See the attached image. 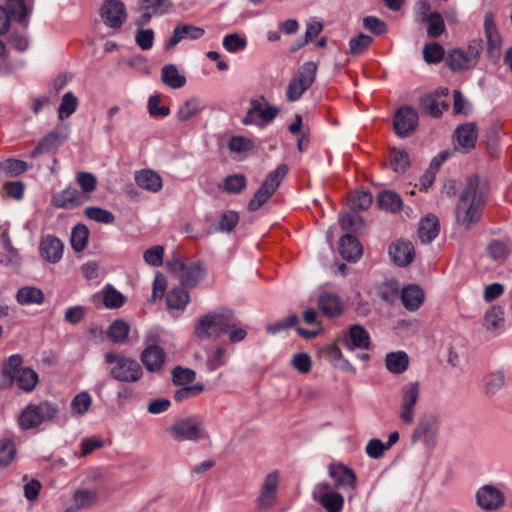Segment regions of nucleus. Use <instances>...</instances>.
Masks as SVG:
<instances>
[{
  "label": "nucleus",
  "instance_id": "58836bf2",
  "mask_svg": "<svg viewBox=\"0 0 512 512\" xmlns=\"http://www.w3.org/2000/svg\"><path fill=\"white\" fill-rule=\"evenodd\" d=\"M129 332V324L124 320L118 319L109 326L107 337L114 344H124L128 341Z\"/></svg>",
  "mask_w": 512,
  "mask_h": 512
},
{
  "label": "nucleus",
  "instance_id": "6e6552de",
  "mask_svg": "<svg viewBox=\"0 0 512 512\" xmlns=\"http://www.w3.org/2000/svg\"><path fill=\"white\" fill-rule=\"evenodd\" d=\"M316 74L317 64L315 62L307 61L303 63L288 84L287 99L291 102L299 100L314 83Z\"/></svg>",
  "mask_w": 512,
  "mask_h": 512
},
{
  "label": "nucleus",
  "instance_id": "79ce46f5",
  "mask_svg": "<svg viewBox=\"0 0 512 512\" xmlns=\"http://www.w3.org/2000/svg\"><path fill=\"white\" fill-rule=\"evenodd\" d=\"M446 63L452 71H461L475 66L463 49L452 50L447 56Z\"/></svg>",
  "mask_w": 512,
  "mask_h": 512
},
{
  "label": "nucleus",
  "instance_id": "69168bd1",
  "mask_svg": "<svg viewBox=\"0 0 512 512\" xmlns=\"http://www.w3.org/2000/svg\"><path fill=\"white\" fill-rule=\"evenodd\" d=\"M16 455V448L12 440L4 439L0 441V466L9 465Z\"/></svg>",
  "mask_w": 512,
  "mask_h": 512
},
{
  "label": "nucleus",
  "instance_id": "a211bd4d",
  "mask_svg": "<svg viewBox=\"0 0 512 512\" xmlns=\"http://www.w3.org/2000/svg\"><path fill=\"white\" fill-rule=\"evenodd\" d=\"M477 504L484 510H495L503 506L504 494L493 485H485L476 493Z\"/></svg>",
  "mask_w": 512,
  "mask_h": 512
},
{
  "label": "nucleus",
  "instance_id": "39448f33",
  "mask_svg": "<svg viewBox=\"0 0 512 512\" xmlns=\"http://www.w3.org/2000/svg\"><path fill=\"white\" fill-rule=\"evenodd\" d=\"M288 170L289 168L286 164H280L275 170L267 174L263 183L248 203V209L250 211H257L272 197L287 175Z\"/></svg>",
  "mask_w": 512,
  "mask_h": 512
},
{
  "label": "nucleus",
  "instance_id": "a878e982",
  "mask_svg": "<svg viewBox=\"0 0 512 512\" xmlns=\"http://www.w3.org/2000/svg\"><path fill=\"white\" fill-rule=\"evenodd\" d=\"M455 138L458 146L465 152L475 147L477 140V127L475 123L462 124L455 130Z\"/></svg>",
  "mask_w": 512,
  "mask_h": 512
},
{
  "label": "nucleus",
  "instance_id": "72a5a7b5",
  "mask_svg": "<svg viewBox=\"0 0 512 512\" xmlns=\"http://www.w3.org/2000/svg\"><path fill=\"white\" fill-rule=\"evenodd\" d=\"M385 365L389 372L402 374L409 367V356L405 351L387 353L385 356Z\"/></svg>",
  "mask_w": 512,
  "mask_h": 512
},
{
  "label": "nucleus",
  "instance_id": "8fccbe9b",
  "mask_svg": "<svg viewBox=\"0 0 512 512\" xmlns=\"http://www.w3.org/2000/svg\"><path fill=\"white\" fill-rule=\"evenodd\" d=\"M246 186L247 180L243 174H233L224 178L222 189L229 194H239Z\"/></svg>",
  "mask_w": 512,
  "mask_h": 512
},
{
  "label": "nucleus",
  "instance_id": "7ed1b4c3",
  "mask_svg": "<svg viewBox=\"0 0 512 512\" xmlns=\"http://www.w3.org/2000/svg\"><path fill=\"white\" fill-rule=\"evenodd\" d=\"M58 413L57 404L50 401L30 403L20 413L18 424L22 430L35 429L44 423L53 421Z\"/></svg>",
  "mask_w": 512,
  "mask_h": 512
},
{
  "label": "nucleus",
  "instance_id": "c756f323",
  "mask_svg": "<svg viewBox=\"0 0 512 512\" xmlns=\"http://www.w3.org/2000/svg\"><path fill=\"white\" fill-rule=\"evenodd\" d=\"M205 270L200 262L186 263L183 273L180 275V283L189 288H193L203 280Z\"/></svg>",
  "mask_w": 512,
  "mask_h": 512
},
{
  "label": "nucleus",
  "instance_id": "ea45409f",
  "mask_svg": "<svg viewBox=\"0 0 512 512\" xmlns=\"http://www.w3.org/2000/svg\"><path fill=\"white\" fill-rule=\"evenodd\" d=\"M4 9L10 20H14L27 27L28 11L24 0H7Z\"/></svg>",
  "mask_w": 512,
  "mask_h": 512
},
{
  "label": "nucleus",
  "instance_id": "37998d69",
  "mask_svg": "<svg viewBox=\"0 0 512 512\" xmlns=\"http://www.w3.org/2000/svg\"><path fill=\"white\" fill-rule=\"evenodd\" d=\"M378 203L382 210L396 213L403 207L401 197L393 191H383L378 195Z\"/></svg>",
  "mask_w": 512,
  "mask_h": 512
},
{
  "label": "nucleus",
  "instance_id": "052dcab7",
  "mask_svg": "<svg viewBox=\"0 0 512 512\" xmlns=\"http://www.w3.org/2000/svg\"><path fill=\"white\" fill-rule=\"evenodd\" d=\"M339 222L341 228L344 231H357L363 225L362 218L357 214L355 210L340 215Z\"/></svg>",
  "mask_w": 512,
  "mask_h": 512
},
{
  "label": "nucleus",
  "instance_id": "de8ad7c7",
  "mask_svg": "<svg viewBox=\"0 0 512 512\" xmlns=\"http://www.w3.org/2000/svg\"><path fill=\"white\" fill-rule=\"evenodd\" d=\"M78 105L79 100L71 91L64 93L58 107L59 119L64 120L69 118L76 111Z\"/></svg>",
  "mask_w": 512,
  "mask_h": 512
},
{
  "label": "nucleus",
  "instance_id": "b1692460",
  "mask_svg": "<svg viewBox=\"0 0 512 512\" xmlns=\"http://www.w3.org/2000/svg\"><path fill=\"white\" fill-rule=\"evenodd\" d=\"M319 310L328 318H335L342 314L343 303L339 296L325 292L318 297Z\"/></svg>",
  "mask_w": 512,
  "mask_h": 512
},
{
  "label": "nucleus",
  "instance_id": "774afa93",
  "mask_svg": "<svg viewBox=\"0 0 512 512\" xmlns=\"http://www.w3.org/2000/svg\"><path fill=\"white\" fill-rule=\"evenodd\" d=\"M239 222V215L233 210L224 212L218 223V228L221 232H231Z\"/></svg>",
  "mask_w": 512,
  "mask_h": 512
},
{
  "label": "nucleus",
  "instance_id": "f8f14e48",
  "mask_svg": "<svg viewBox=\"0 0 512 512\" xmlns=\"http://www.w3.org/2000/svg\"><path fill=\"white\" fill-rule=\"evenodd\" d=\"M103 23L112 29H120L127 19L125 4L120 0H105L100 9Z\"/></svg>",
  "mask_w": 512,
  "mask_h": 512
},
{
  "label": "nucleus",
  "instance_id": "338daca9",
  "mask_svg": "<svg viewBox=\"0 0 512 512\" xmlns=\"http://www.w3.org/2000/svg\"><path fill=\"white\" fill-rule=\"evenodd\" d=\"M172 381L175 385H186L195 379V372L189 368L176 366L172 372Z\"/></svg>",
  "mask_w": 512,
  "mask_h": 512
},
{
  "label": "nucleus",
  "instance_id": "bb28decb",
  "mask_svg": "<svg viewBox=\"0 0 512 512\" xmlns=\"http://www.w3.org/2000/svg\"><path fill=\"white\" fill-rule=\"evenodd\" d=\"M419 107L423 113L429 116L440 117L449 105L445 100L439 99L438 93H430L420 98Z\"/></svg>",
  "mask_w": 512,
  "mask_h": 512
},
{
  "label": "nucleus",
  "instance_id": "13d9d810",
  "mask_svg": "<svg viewBox=\"0 0 512 512\" xmlns=\"http://www.w3.org/2000/svg\"><path fill=\"white\" fill-rule=\"evenodd\" d=\"M92 398L87 392L78 393L71 402L73 413L77 415H84L90 409Z\"/></svg>",
  "mask_w": 512,
  "mask_h": 512
},
{
  "label": "nucleus",
  "instance_id": "09e8293b",
  "mask_svg": "<svg viewBox=\"0 0 512 512\" xmlns=\"http://www.w3.org/2000/svg\"><path fill=\"white\" fill-rule=\"evenodd\" d=\"M485 393L495 395L505 384V375L502 371H495L487 374L483 378Z\"/></svg>",
  "mask_w": 512,
  "mask_h": 512
},
{
  "label": "nucleus",
  "instance_id": "cd10ccee",
  "mask_svg": "<svg viewBox=\"0 0 512 512\" xmlns=\"http://www.w3.org/2000/svg\"><path fill=\"white\" fill-rule=\"evenodd\" d=\"M339 252L347 261L356 262L362 256L363 249L356 237L345 234L340 239Z\"/></svg>",
  "mask_w": 512,
  "mask_h": 512
},
{
  "label": "nucleus",
  "instance_id": "e2e57ef3",
  "mask_svg": "<svg viewBox=\"0 0 512 512\" xmlns=\"http://www.w3.org/2000/svg\"><path fill=\"white\" fill-rule=\"evenodd\" d=\"M76 181L79 184L83 195H89L97 187V179L90 172H79L76 176Z\"/></svg>",
  "mask_w": 512,
  "mask_h": 512
},
{
  "label": "nucleus",
  "instance_id": "0eeeda50",
  "mask_svg": "<svg viewBox=\"0 0 512 512\" xmlns=\"http://www.w3.org/2000/svg\"><path fill=\"white\" fill-rule=\"evenodd\" d=\"M276 106L270 105L265 96L259 95L250 99L246 115L241 120L243 125L265 126L271 123L279 114Z\"/></svg>",
  "mask_w": 512,
  "mask_h": 512
},
{
  "label": "nucleus",
  "instance_id": "7c9ffc66",
  "mask_svg": "<svg viewBox=\"0 0 512 512\" xmlns=\"http://www.w3.org/2000/svg\"><path fill=\"white\" fill-rule=\"evenodd\" d=\"M401 300L407 310H417L424 301L423 290L418 285H408L403 288Z\"/></svg>",
  "mask_w": 512,
  "mask_h": 512
},
{
  "label": "nucleus",
  "instance_id": "f257e3e1",
  "mask_svg": "<svg viewBox=\"0 0 512 512\" xmlns=\"http://www.w3.org/2000/svg\"><path fill=\"white\" fill-rule=\"evenodd\" d=\"M195 332L200 338H217L221 334H226L232 343L241 342L247 336L246 327L236 323L234 311L224 308L202 316L197 322Z\"/></svg>",
  "mask_w": 512,
  "mask_h": 512
},
{
  "label": "nucleus",
  "instance_id": "5701e85b",
  "mask_svg": "<svg viewBox=\"0 0 512 512\" xmlns=\"http://www.w3.org/2000/svg\"><path fill=\"white\" fill-rule=\"evenodd\" d=\"M484 30L488 46L487 54L492 59L498 58L501 46V36L496 27L493 16L490 13H487L484 16Z\"/></svg>",
  "mask_w": 512,
  "mask_h": 512
},
{
  "label": "nucleus",
  "instance_id": "6e6d98bb",
  "mask_svg": "<svg viewBox=\"0 0 512 512\" xmlns=\"http://www.w3.org/2000/svg\"><path fill=\"white\" fill-rule=\"evenodd\" d=\"M372 43L373 38L371 36L360 33L358 36L350 39L349 53L352 55H360L364 53Z\"/></svg>",
  "mask_w": 512,
  "mask_h": 512
},
{
  "label": "nucleus",
  "instance_id": "2eb2a0df",
  "mask_svg": "<svg viewBox=\"0 0 512 512\" xmlns=\"http://www.w3.org/2000/svg\"><path fill=\"white\" fill-rule=\"evenodd\" d=\"M390 260L399 267L411 264L415 257L413 244L408 240L397 239L388 247Z\"/></svg>",
  "mask_w": 512,
  "mask_h": 512
},
{
  "label": "nucleus",
  "instance_id": "a19ab883",
  "mask_svg": "<svg viewBox=\"0 0 512 512\" xmlns=\"http://www.w3.org/2000/svg\"><path fill=\"white\" fill-rule=\"evenodd\" d=\"M189 301L190 295L182 287L173 288L166 295V304L170 309L184 310Z\"/></svg>",
  "mask_w": 512,
  "mask_h": 512
},
{
  "label": "nucleus",
  "instance_id": "5fc2aeb1",
  "mask_svg": "<svg viewBox=\"0 0 512 512\" xmlns=\"http://www.w3.org/2000/svg\"><path fill=\"white\" fill-rule=\"evenodd\" d=\"M227 363V350L224 347H216L207 355L206 366L210 372L217 370Z\"/></svg>",
  "mask_w": 512,
  "mask_h": 512
},
{
  "label": "nucleus",
  "instance_id": "f03ea898",
  "mask_svg": "<svg viewBox=\"0 0 512 512\" xmlns=\"http://www.w3.org/2000/svg\"><path fill=\"white\" fill-rule=\"evenodd\" d=\"M486 200L479 187V179L473 175L467 178L455 208L456 222L470 230L479 222L484 210Z\"/></svg>",
  "mask_w": 512,
  "mask_h": 512
},
{
  "label": "nucleus",
  "instance_id": "4be33fe9",
  "mask_svg": "<svg viewBox=\"0 0 512 512\" xmlns=\"http://www.w3.org/2000/svg\"><path fill=\"white\" fill-rule=\"evenodd\" d=\"M140 359L149 372H158L165 364L166 352L158 345H149L142 351Z\"/></svg>",
  "mask_w": 512,
  "mask_h": 512
},
{
  "label": "nucleus",
  "instance_id": "4468645a",
  "mask_svg": "<svg viewBox=\"0 0 512 512\" xmlns=\"http://www.w3.org/2000/svg\"><path fill=\"white\" fill-rule=\"evenodd\" d=\"M418 120V114L412 107L399 108L393 119L395 133L402 138L411 135L418 126Z\"/></svg>",
  "mask_w": 512,
  "mask_h": 512
},
{
  "label": "nucleus",
  "instance_id": "393cba45",
  "mask_svg": "<svg viewBox=\"0 0 512 512\" xmlns=\"http://www.w3.org/2000/svg\"><path fill=\"white\" fill-rule=\"evenodd\" d=\"M136 184L149 192L157 193L163 187L161 176L151 169H141L135 173Z\"/></svg>",
  "mask_w": 512,
  "mask_h": 512
},
{
  "label": "nucleus",
  "instance_id": "e433bc0d",
  "mask_svg": "<svg viewBox=\"0 0 512 512\" xmlns=\"http://www.w3.org/2000/svg\"><path fill=\"white\" fill-rule=\"evenodd\" d=\"M161 80L172 89L182 88L186 84V77L179 73L174 64H168L162 67Z\"/></svg>",
  "mask_w": 512,
  "mask_h": 512
},
{
  "label": "nucleus",
  "instance_id": "1a4fd4ad",
  "mask_svg": "<svg viewBox=\"0 0 512 512\" xmlns=\"http://www.w3.org/2000/svg\"><path fill=\"white\" fill-rule=\"evenodd\" d=\"M419 396V381H411L401 387L399 392V418L403 423L407 425L414 423Z\"/></svg>",
  "mask_w": 512,
  "mask_h": 512
},
{
  "label": "nucleus",
  "instance_id": "9d476101",
  "mask_svg": "<svg viewBox=\"0 0 512 512\" xmlns=\"http://www.w3.org/2000/svg\"><path fill=\"white\" fill-rule=\"evenodd\" d=\"M312 498L327 512H341L344 507V497L332 489L331 485L321 482L315 485Z\"/></svg>",
  "mask_w": 512,
  "mask_h": 512
},
{
  "label": "nucleus",
  "instance_id": "f3484780",
  "mask_svg": "<svg viewBox=\"0 0 512 512\" xmlns=\"http://www.w3.org/2000/svg\"><path fill=\"white\" fill-rule=\"evenodd\" d=\"M88 199V196L83 195L76 188L69 186L54 193L51 198V204L56 208L73 209L82 205Z\"/></svg>",
  "mask_w": 512,
  "mask_h": 512
},
{
  "label": "nucleus",
  "instance_id": "ddd939ff",
  "mask_svg": "<svg viewBox=\"0 0 512 512\" xmlns=\"http://www.w3.org/2000/svg\"><path fill=\"white\" fill-rule=\"evenodd\" d=\"M439 430V419L435 414L424 415L414 429L411 440L416 443L424 440L426 445L433 446L436 442V436Z\"/></svg>",
  "mask_w": 512,
  "mask_h": 512
},
{
  "label": "nucleus",
  "instance_id": "4d7b16f0",
  "mask_svg": "<svg viewBox=\"0 0 512 512\" xmlns=\"http://www.w3.org/2000/svg\"><path fill=\"white\" fill-rule=\"evenodd\" d=\"M247 46V39L240 36L238 33H230L223 38V47L230 53L245 49Z\"/></svg>",
  "mask_w": 512,
  "mask_h": 512
},
{
  "label": "nucleus",
  "instance_id": "603ef678",
  "mask_svg": "<svg viewBox=\"0 0 512 512\" xmlns=\"http://www.w3.org/2000/svg\"><path fill=\"white\" fill-rule=\"evenodd\" d=\"M84 215L90 220L103 224H111L115 221L114 214L101 207H86L84 209Z\"/></svg>",
  "mask_w": 512,
  "mask_h": 512
},
{
  "label": "nucleus",
  "instance_id": "9b49d317",
  "mask_svg": "<svg viewBox=\"0 0 512 512\" xmlns=\"http://www.w3.org/2000/svg\"><path fill=\"white\" fill-rule=\"evenodd\" d=\"M279 483V471L274 470L265 476L256 500L260 510H268L274 506L277 499Z\"/></svg>",
  "mask_w": 512,
  "mask_h": 512
},
{
  "label": "nucleus",
  "instance_id": "864d4df0",
  "mask_svg": "<svg viewBox=\"0 0 512 512\" xmlns=\"http://www.w3.org/2000/svg\"><path fill=\"white\" fill-rule=\"evenodd\" d=\"M427 23V34L436 38L445 31L444 20L439 12H432L423 19Z\"/></svg>",
  "mask_w": 512,
  "mask_h": 512
},
{
  "label": "nucleus",
  "instance_id": "aec40b11",
  "mask_svg": "<svg viewBox=\"0 0 512 512\" xmlns=\"http://www.w3.org/2000/svg\"><path fill=\"white\" fill-rule=\"evenodd\" d=\"M344 342L349 350H368L371 345L368 331L360 324H354L349 328L348 333L344 337Z\"/></svg>",
  "mask_w": 512,
  "mask_h": 512
},
{
  "label": "nucleus",
  "instance_id": "a18cd8bd",
  "mask_svg": "<svg viewBox=\"0 0 512 512\" xmlns=\"http://www.w3.org/2000/svg\"><path fill=\"white\" fill-rule=\"evenodd\" d=\"M389 162L396 173H404L410 167V157L403 149L392 148L389 153Z\"/></svg>",
  "mask_w": 512,
  "mask_h": 512
},
{
  "label": "nucleus",
  "instance_id": "c03bdc74",
  "mask_svg": "<svg viewBox=\"0 0 512 512\" xmlns=\"http://www.w3.org/2000/svg\"><path fill=\"white\" fill-rule=\"evenodd\" d=\"M103 304L108 309H118L125 303V296L112 285L107 284L101 293Z\"/></svg>",
  "mask_w": 512,
  "mask_h": 512
},
{
  "label": "nucleus",
  "instance_id": "2f4dec72",
  "mask_svg": "<svg viewBox=\"0 0 512 512\" xmlns=\"http://www.w3.org/2000/svg\"><path fill=\"white\" fill-rule=\"evenodd\" d=\"M98 500V494L92 490H77L73 495V504L66 508L65 512H76L80 509L93 506Z\"/></svg>",
  "mask_w": 512,
  "mask_h": 512
},
{
  "label": "nucleus",
  "instance_id": "473e14b6",
  "mask_svg": "<svg viewBox=\"0 0 512 512\" xmlns=\"http://www.w3.org/2000/svg\"><path fill=\"white\" fill-rule=\"evenodd\" d=\"M66 137L60 132L52 131L45 135L31 152L32 157H37L43 153L50 152L52 149L59 147Z\"/></svg>",
  "mask_w": 512,
  "mask_h": 512
},
{
  "label": "nucleus",
  "instance_id": "412c9836",
  "mask_svg": "<svg viewBox=\"0 0 512 512\" xmlns=\"http://www.w3.org/2000/svg\"><path fill=\"white\" fill-rule=\"evenodd\" d=\"M205 34V30L201 27L191 24H178L175 26L173 33L167 41L166 48L171 49L179 42L185 39L198 40Z\"/></svg>",
  "mask_w": 512,
  "mask_h": 512
},
{
  "label": "nucleus",
  "instance_id": "3c124183",
  "mask_svg": "<svg viewBox=\"0 0 512 512\" xmlns=\"http://www.w3.org/2000/svg\"><path fill=\"white\" fill-rule=\"evenodd\" d=\"M28 169V164L19 159L9 158L1 162L0 170L7 176L15 177L23 174Z\"/></svg>",
  "mask_w": 512,
  "mask_h": 512
},
{
  "label": "nucleus",
  "instance_id": "4c0bfd02",
  "mask_svg": "<svg viewBox=\"0 0 512 512\" xmlns=\"http://www.w3.org/2000/svg\"><path fill=\"white\" fill-rule=\"evenodd\" d=\"M11 379L22 391L31 392L38 383V374L33 369L25 367L18 371V374H15Z\"/></svg>",
  "mask_w": 512,
  "mask_h": 512
},
{
  "label": "nucleus",
  "instance_id": "c85d7f7f",
  "mask_svg": "<svg viewBox=\"0 0 512 512\" xmlns=\"http://www.w3.org/2000/svg\"><path fill=\"white\" fill-rule=\"evenodd\" d=\"M440 223L437 216L429 214L424 217L418 227V237L422 243H431L439 234Z\"/></svg>",
  "mask_w": 512,
  "mask_h": 512
},
{
  "label": "nucleus",
  "instance_id": "f704fd0d",
  "mask_svg": "<svg viewBox=\"0 0 512 512\" xmlns=\"http://www.w3.org/2000/svg\"><path fill=\"white\" fill-rule=\"evenodd\" d=\"M16 300L20 305H41L45 296L41 289L33 286H25L18 289L16 293Z\"/></svg>",
  "mask_w": 512,
  "mask_h": 512
},
{
  "label": "nucleus",
  "instance_id": "c9c22d12",
  "mask_svg": "<svg viewBox=\"0 0 512 512\" xmlns=\"http://www.w3.org/2000/svg\"><path fill=\"white\" fill-rule=\"evenodd\" d=\"M204 109V105L199 97H191L180 105L177 111V119L180 122H187L196 117Z\"/></svg>",
  "mask_w": 512,
  "mask_h": 512
},
{
  "label": "nucleus",
  "instance_id": "bf43d9fd",
  "mask_svg": "<svg viewBox=\"0 0 512 512\" xmlns=\"http://www.w3.org/2000/svg\"><path fill=\"white\" fill-rule=\"evenodd\" d=\"M445 51L441 44L433 42L423 48L424 60L427 63H439L444 57Z\"/></svg>",
  "mask_w": 512,
  "mask_h": 512
},
{
  "label": "nucleus",
  "instance_id": "49530a36",
  "mask_svg": "<svg viewBox=\"0 0 512 512\" xmlns=\"http://www.w3.org/2000/svg\"><path fill=\"white\" fill-rule=\"evenodd\" d=\"M89 230L84 224H77L71 231V246L76 252L83 251L88 243Z\"/></svg>",
  "mask_w": 512,
  "mask_h": 512
},
{
  "label": "nucleus",
  "instance_id": "0e129e2a",
  "mask_svg": "<svg viewBox=\"0 0 512 512\" xmlns=\"http://www.w3.org/2000/svg\"><path fill=\"white\" fill-rule=\"evenodd\" d=\"M23 357L20 354H13L3 363L2 374L13 378L18 371L22 370Z\"/></svg>",
  "mask_w": 512,
  "mask_h": 512
},
{
  "label": "nucleus",
  "instance_id": "423d86ee",
  "mask_svg": "<svg viewBox=\"0 0 512 512\" xmlns=\"http://www.w3.org/2000/svg\"><path fill=\"white\" fill-rule=\"evenodd\" d=\"M168 432L176 441H199L209 438L203 421L197 416H189L175 421L169 427Z\"/></svg>",
  "mask_w": 512,
  "mask_h": 512
},
{
  "label": "nucleus",
  "instance_id": "6ab92c4d",
  "mask_svg": "<svg viewBox=\"0 0 512 512\" xmlns=\"http://www.w3.org/2000/svg\"><path fill=\"white\" fill-rule=\"evenodd\" d=\"M329 476L337 488L355 489L357 477L354 471L342 463H332L328 468Z\"/></svg>",
  "mask_w": 512,
  "mask_h": 512
},
{
  "label": "nucleus",
  "instance_id": "680f3d73",
  "mask_svg": "<svg viewBox=\"0 0 512 512\" xmlns=\"http://www.w3.org/2000/svg\"><path fill=\"white\" fill-rule=\"evenodd\" d=\"M352 210H367L372 204V195L366 191H354L350 196Z\"/></svg>",
  "mask_w": 512,
  "mask_h": 512
},
{
  "label": "nucleus",
  "instance_id": "dca6fc26",
  "mask_svg": "<svg viewBox=\"0 0 512 512\" xmlns=\"http://www.w3.org/2000/svg\"><path fill=\"white\" fill-rule=\"evenodd\" d=\"M64 252L63 242L55 235H45L41 238L39 244V253L42 259L48 263L56 264L62 257Z\"/></svg>",
  "mask_w": 512,
  "mask_h": 512
},
{
  "label": "nucleus",
  "instance_id": "20e7f679",
  "mask_svg": "<svg viewBox=\"0 0 512 512\" xmlns=\"http://www.w3.org/2000/svg\"><path fill=\"white\" fill-rule=\"evenodd\" d=\"M104 360L106 364L111 365V377L119 382H136L143 375L140 364L135 359L123 354L107 352L104 355Z\"/></svg>",
  "mask_w": 512,
  "mask_h": 512
}]
</instances>
